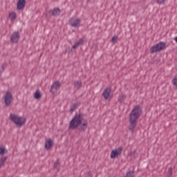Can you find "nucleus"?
Returning a JSON list of instances; mask_svg holds the SVG:
<instances>
[{
	"mask_svg": "<svg viewBox=\"0 0 177 177\" xmlns=\"http://www.w3.org/2000/svg\"><path fill=\"white\" fill-rule=\"evenodd\" d=\"M10 120L12 122H14L17 127L21 128L23 125L26 124V118L24 117H20L19 115L10 113Z\"/></svg>",
	"mask_w": 177,
	"mask_h": 177,
	"instance_id": "obj_3",
	"label": "nucleus"
},
{
	"mask_svg": "<svg viewBox=\"0 0 177 177\" xmlns=\"http://www.w3.org/2000/svg\"><path fill=\"white\" fill-rule=\"evenodd\" d=\"M123 148L122 147H119L118 149H113L111 153V158H116L118 156L122 154Z\"/></svg>",
	"mask_w": 177,
	"mask_h": 177,
	"instance_id": "obj_8",
	"label": "nucleus"
},
{
	"mask_svg": "<svg viewBox=\"0 0 177 177\" xmlns=\"http://www.w3.org/2000/svg\"><path fill=\"white\" fill-rule=\"evenodd\" d=\"M110 93H111V88L110 87H106L102 93V96L105 100H108L110 97Z\"/></svg>",
	"mask_w": 177,
	"mask_h": 177,
	"instance_id": "obj_10",
	"label": "nucleus"
},
{
	"mask_svg": "<svg viewBox=\"0 0 177 177\" xmlns=\"http://www.w3.org/2000/svg\"><path fill=\"white\" fill-rule=\"evenodd\" d=\"M73 85L75 89H81L82 88V82L81 80H76L73 82Z\"/></svg>",
	"mask_w": 177,
	"mask_h": 177,
	"instance_id": "obj_13",
	"label": "nucleus"
},
{
	"mask_svg": "<svg viewBox=\"0 0 177 177\" xmlns=\"http://www.w3.org/2000/svg\"><path fill=\"white\" fill-rule=\"evenodd\" d=\"M54 169H57V171H59V169H60V165L59 164V160H57L54 163Z\"/></svg>",
	"mask_w": 177,
	"mask_h": 177,
	"instance_id": "obj_21",
	"label": "nucleus"
},
{
	"mask_svg": "<svg viewBox=\"0 0 177 177\" xmlns=\"http://www.w3.org/2000/svg\"><path fill=\"white\" fill-rule=\"evenodd\" d=\"M42 97V93H41V91L39 90H37L35 93V99H37V100H39Z\"/></svg>",
	"mask_w": 177,
	"mask_h": 177,
	"instance_id": "obj_16",
	"label": "nucleus"
},
{
	"mask_svg": "<svg viewBox=\"0 0 177 177\" xmlns=\"http://www.w3.org/2000/svg\"><path fill=\"white\" fill-rule=\"evenodd\" d=\"M6 152V150H5L4 148L0 147V154L1 156H3V154H5Z\"/></svg>",
	"mask_w": 177,
	"mask_h": 177,
	"instance_id": "obj_25",
	"label": "nucleus"
},
{
	"mask_svg": "<svg viewBox=\"0 0 177 177\" xmlns=\"http://www.w3.org/2000/svg\"><path fill=\"white\" fill-rule=\"evenodd\" d=\"M69 24L71 27L78 28L80 27V24H81V19L78 18L75 19L74 17L70 18Z\"/></svg>",
	"mask_w": 177,
	"mask_h": 177,
	"instance_id": "obj_7",
	"label": "nucleus"
},
{
	"mask_svg": "<svg viewBox=\"0 0 177 177\" xmlns=\"http://www.w3.org/2000/svg\"><path fill=\"white\" fill-rule=\"evenodd\" d=\"M52 146H53V140L50 138L46 139L45 142V148L46 150H49Z\"/></svg>",
	"mask_w": 177,
	"mask_h": 177,
	"instance_id": "obj_12",
	"label": "nucleus"
},
{
	"mask_svg": "<svg viewBox=\"0 0 177 177\" xmlns=\"http://www.w3.org/2000/svg\"><path fill=\"white\" fill-rule=\"evenodd\" d=\"M168 176H172V167H170L168 170Z\"/></svg>",
	"mask_w": 177,
	"mask_h": 177,
	"instance_id": "obj_27",
	"label": "nucleus"
},
{
	"mask_svg": "<svg viewBox=\"0 0 177 177\" xmlns=\"http://www.w3.org/2000/svg\"><path fill=\"white\" fill-rule=\"evenodd\" d=\"M131 156H133L134 158H136L138 157V154L136 153V151H134L131 153Z\"/></svg>",
	"mask_w": 177,
	"mask_h": 177,
	"instance_id": "obj_29",
	"label": "nucleus"
},
{
	"mask_svg": "<svg viewBox=\"0 0 177 177\" xmlns=\"http://www.w3.org/2000/svg\"><path fill=\"white\" fill-rule=\"evenodd\" d=\"M80 102L75 103L71 105V109H70V112L73 113L74 110H76V109H78V106H80Z\"/></svg>",
	"mask_w": 177,
	"mask_h": 177,
	"instance_id": "obj_18",
	"label": "nucleus"
},
{
	"mask_svg": "<svg viewBox=\"0 0 177 177\" xmlns=\"http://www.w3.org/2000/svg\"><path fill=\"white\" fill-rule=\"evenodd\" d=\"M6 66V63H4L2 64L1 69H0V77H1V75H2V73H3V71H5Z\"/></svg>",
	"mask_w": 177,
	"mask_h": 177,
	"instance_id": "obj_23",
	"label": "nucleus"
},
{
	"mask_svg": "<svg viewBox=\"0 0 177 177\" xmlns=\"http://www.w3.org/2000/svg\"><path fill=\"white\" fill-rule=\"evenodd\" d=\"M124 177H135V171H129L126 174V175Z\"/></svg>",
	"mask_w": 177,
	"mask_h": 177,
	"instance_id": "obj_20",
	"label": "nucleus"
},
{
	"mask_svg": "<svg viewBox=\"0 0 177 177\" xmlns=\"http://www.w3.org/2000/svg\"><path fill=\"white\" fill-rule=\"evenodd\" d=\"M167 48V44L164 41H160L156 45L151 47V53H156V52H161V50H165Z\"/></svg>",
	"mask_w": 177,
	"mask_h": 177,
	"instance_id": "obj_4",
	"label": "nucleus"
},
{
	"mask_svg": "<svg viewBox=\"0 0 177 177\" xmlns=\"http://www.w3.org/2000/svg\"><path fill=\"white\" fill-rule=\"evenodd\" d=\"M60 8H54L53 10H50L48 13L50 15V16H54L55 17L59 16L60 15Z\"/></svg>",
	"mask_w": 177,
	"mask_h": 177,
	"instance_id": "obj_11",
	"label": "nucleus"
},
{
	"mask_svg": "<svg viewBox=\"0 0 177 177\" xmlns=\"http://www.w3.org/2000/svg\"><path fill=\"white\" fill-rule=\"evenodd\" d=\"M8 160V156H4L0 158V168H2L5 165V162Z\"/></svg>",
	"mask_w": 177,
	"mask_h": 177,
	"instance_id": "obj_17",
	"label": "nucleus"
},
{
	"mask_svg": "<svg viewBox=\"0 0 177 177\" xmlns=\"http://www.w3.org/2000/svg\"><path fill=\"white\" fill-rule=\"evenodd\" d=\"M156 3L158 5H164L165 3V1H156Z\"/></svg>",
	"mask_w": 177,
	"mask_h": 177,
	"instance_id": "obj_28",
	"label": "nucleus"
},
{
	"mask_svg": "<svg viewBox=\"0 0 177 177\" xmlns=\"http://www.w3.org/2000/svg\"><path fill=\"white\" fill-rule=\"evenodd\" d=\"M16 16H17L16 12H11L9 14V17H10V20L16 19Z\"/></svg>",
	"mask_w": 177,
	"mask_h": 177,
	"instance_id": "obj_22",
	"label": "nucleus"
},
{
	"mask_svg": "<svg viewBox=\"0 0 177 177\" xmlns=\"http://www.w3.org/2000/svg\"><path fill=\"white\" fill-rule=\"evenodd\" d=\"M13 100V95H12V93L7 92L4 98V102L6 107H9L10 106V104L12 103Z\"/></svg>",
	"mask_w": 177,
	"mask_h": 177,
	"instance_id": "obj_6",
	"label": "nucleus"
},
{
	"mask_svg": "<svg viewBox=\"0 0 177 177\" xmlns=\"http://www.w3.org/2000/svg\"><path fill=\"white\" fill-rule=\"evenodd\" d=\"M117 39H118V36H113L112 37V39H111L113 44H117Z\"/></svg>",
	"mask_w": 177,
	"mask_h": 177,
	"instance_id": "obj_24",
	"label": "nucleus"
},
{
	"mask_svg": "<svg viewBox=\"0 0 177 177\" xmlns=\"http://www.w3.org/2000/svg\"><path fill=\"white\" fill-rule=\"evenodd\" d=\"M19 1H26V0H19Z\"/></svg>",
	"mask_w": 177,
	"mask_h": 177,
	"instance_id": "obj_30",
	"label": "nucleus"
},
{
	"mask_svg": "<svg viewBox=\"0 0 177 177\" xmlns=\"http://www.w3.org/2000/svg\"><path fill=\"white\" fill-rule=\"evenodd\" d=\"M173 84L175 86H177V75L174 76V79L173 80Z\"/></svg>",
	"mask_w": 177,
	"mask_h": 177,
	"instance_id": "obj_26",
	"label": "nucleus"
},
{
	"mask_svg": "<svg viewBox=\"0 0 177 177\" xmlns=\"http://www.w3.org/2000/svg\"><path fill=\"white\" fill-rule=\"evenodd\" d=\"M126 99H127V95L121 94L120 95H119L118 101L120 103H122V102H124V100H126Z\"/></svg>",
	"mask_w": 177,
	"mask_h": 177,
	"instance_id": "obj_19",
	"label": "nucleus"
},
{
	"mask_svg": "<svg viewBox=\"0 0 177 177\" xmlns=\"http://www.w3.org/2000/svg\"><path fill=\"white\" fill-rule=\"evenodd\" d=\"M84 44V39H80L77 42H76L73 46V49H77L80 46V45H82Z\"/></svg>",
	"mask_w": 177,
	"mask_h": 177,
	"instance_id": "obj_15",
	"label": "nucleus"
},
{
	"mask_svg": "<svg viewBox=\"0 0 177 177\" xmlns=\"http://www.w3.org/2000/svg\"><path fill=\"white\" fill-rule=\"evenodd\" d=\"M25 6H26V1H18L17 9L19 10H21V9H24Z\"/></svg>",
	"mask_w": 177,
	"mask_h": 177,
	"instance_id": "obj_14",
	"label": "nucleus"
},
{
	"mask_svg": "<svg viewBox=\"0 0 177 177\" xmlns=\"http://www.w3.org/2000/svg\"><path fill=\"white\" fill-rule=\"evenodd\" d=\"M140 114H142V106L140 105H136L129 114V121L130 124L129 129L132 133L135 132V128L138 126V120H139Z\"/></svg>",
	"mask_w": 177,
	"mask_h": 177,
	"instance_id": "obj_2",
	"label": "nucleus"
},
{
	"mask_svg": "<svg viewBox=\"0 0 177 177\" xmlns=\"http://www.w3.org/2000/svg\"><path fill=\"white\" fill-rule=\"evenodd\" d=\"M88 128V120L84 119V114L76 113L69 123L68 129L74 131L78 129L80 132H85Z\"/></svg>",
	"mask_w": 177,
	"mask_h": 177,
	"instance_id": "obj_1",
	"label": "nucleus"
},
{
	"mask_svg": "<svg viewBox=\"0 0 177 177\" xmlns=\"http://www.w3.org/2000/svg\"><path fill=\"white\" fill-rule=\"evenodd\" d=\"M20 39V33L19 32H14L10 37V41L12 44H17Z\"/></svg>",
	"mask_w": 177,
	"mask_h": 177,
	"instance_id": "obj_9",
	"label": "nucleus"
},
{
	"mask_svg": "<svg viewBox=\"0 0 177 177\" xmlns=\"http://www.w3.org/2000/svg\"><path fill=\"white\" fill-rule=\"evenodd\" d=\"M61 86H62V83H60V82H59V81H56L51 85L50 92L53 95H55V93H57V91H59V89H60Z\"/></svg>",
	"mask_w": 177,
	"mask_h": 177,
	"instance_id": "obj_5",
	"label": "nucleus"
}]
</instances>
